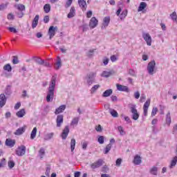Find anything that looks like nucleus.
Instances as JSON below:
<instances>
[{"label": "nucleus", "instance_id": "1", "mask_svg": "<svg viewBox=\"0 0 177 177\" xmlns=\"http://www.w3.org/2000/svg\"><path fill=\"white\" fill-rule=\"evenodd\" d=\"M55 88H56V76H53L51 78L50 84L48 87V91L46 97L48 103L53 102V97H55Z\"/></svg>", "mask_w": 177, "mask_h": 177}, {"label": "nucleus", "instance_id": "2", "mask_svg": "<svg viewBox=\"0 0 177 177\" xmlns=\"http://www.w3.org/2000/svg\"><path fill=\"white\" fill-rule=\"evenodd\" d=\"M95 77H96V72H90L86 75L85 80L88 86H91V85H92V84L95 82Z\"/></svg>", "mask_w": 177, "mask_h": 177}, {"label": "nucleus", "instance_id": "3", "mask_svg": "<svg viewBox=\"0 0 177 177\" xmlns=\"http://www.w3.org/2000/svg\"><path fill=\"white\" fill-rule=\"evenodd\" d=\"M15 8H17L18 10L15 12V15H17L19 19H22V17L24 16V12H26V6L23 4H17L15 6Z\"/></svg>", "mask_w": 177, "mask_h": 177}, {"label": "nucleus", "instance_id": "4", "mask_svg": "<svg viewBox=\"0 0 177 177\" xmlns=\"http://www.w3.org/2000/svg\"><path fill=\"white\" fill-rule=\"evenodd\" d=\"M154 68H156V61L152 60L149 62L147 65L148 74H149L150 75H153L156 73L154 71Z\"/></svg>", "mask_w": 177, "mask_h": 177}, {"label": "nucleus", "instance_id": "5", "mask_svg": "<svg viewBox=\"0 0 177 177\" xmlns=\"http://www.w3.org/2000/svg\"><path fill=\"white\" fill-rule=\"evenodd\" d=\"M131 113H132V119L135 121L139 119V113H138V109H136V105L132 104L131 106Z\"/></svg>", "mask_w": 177, "mask_h": 177}, {"label": "nucleus", "instance_id": "6", "mask_svg": "<svg viewBox=\"0 0 177 177\" xmlns=\"http://www.w3.org/2000/svg\"><path fill=\"white\" fill-rule=\"evenodd\" d=\"M34 60L37 64H39V66H44V67H50V64H49L48 62L41 59L40 57H34Z\"/></svg>", "mask_w": 177, "mask_h": 177}, {"label": "nucleus", "instance_id": "7", "mask_svg": "<svg viewBox=\"0 0 177 177\" xmlns=\"http://www.w3.org/2000/svg\"><path fill=\"white\" fill-rule=\"evenodd\" d=\"M26 146L21 145L17 148V149L15 150V153L19 157H23V156L26 154Z\"/></svg>", "mask_w": 177, "mask_h": 177}, {"label": "nucleus", "instance_id": "8", "mask_svg": "<svg viewBox=\"0 0 177 177\" xmlns=\"http://www.w3.org/2000/svg\"><path fill=\"white\" fill-rule=\"evenodd\" d=\"M56 31H57V26H50L48 32L49 39H52V38L56 35Z\"/></svg>", "mask_w": 177, "mask_h": 177}, {"label": "nucleus", "instance_id": "9", "mask_svg": "<svg viewBox=\"0 0 177 177\" xmlns=\"http://www.w3.org/2000/svg\"><path fill=\"white\" fill-rule=\"evenodd\" d=\"M103 165V160L99 159L96 162L90 165L91 169H96L97 168H100Z\"/></svg>", "mask_w": 177, "mask_h": 177}, {"label": "nucleus", "instance_id": "10", "mask_svg": "<svg viewBox=\"0 0 177 177\" xmlns=\"http://www.w3.org/2000/svg\"><path fill=\"white\" fill-rule=\"evenodd\" d=\"M68 133H70V128L68 126H66L64 129L62 131L61 133V138L63 140H66L67 139V136H68Z\"/></svg>", "mask_w": 177, "mask_h": 177}, {"label": "nucleus", "instance_id": "11", "mask_svg": "<svg viewBox=\"0 0 177 177\" xmlns=\"http://www.w3.org/2000/svg\"><path fill=\"white\" fill-rule=\"evenodd\" d=\"M142 38L145 39V42H147L148 46H151V36H150L149 33H143Z\"/></svg>", "mask_w": 177, "mask_h": 177}, {"label": "nucleus", "instance_id": "12", "mask_svg": "<svg viewBox=\"0 0 177 177\" xmlns=\"http://www.w3.org/2000/svg\"><path fill=\"white\" fill-rule=\"evenodd\" d=\"M99 23V21H97V19H96V17H93L89 22V27H91V28H95V27H96L97 26Z\"/></svg>", "mask_w": 177, "mask_h": 177}, {"label": "nucleus", "instance_id": "13", "mask_svg": "<svg viewBox=\"0 0 177 177\" xmlns=\"http://www.w3.org/2000/svg\"><path fill=\"white\" fill-rule=\"evenodd\" d=\"M64 115H58L57 116L56 122H57V128H60L63 124L64 121Z\"/></svg>", "mask_w": 177, "mask_h": 177}, {"label": "nucleus", "instance_id": "14", "mask_svg": "<svg viewBox=\"0 0 177 177\" xmlns=\"http://www.w3.org/2000/svg\"><path fill=\"white\" fill-rule=\"evenodd\" d=\"M116 87L118 91H119L120 92H129V88H128V86H122L121 84H116Z\"/></svg>", "mask_w": 177, "mask_h": 177}, {"label": "nucleus", "instance_id": "15", "mask_svg": "<svg viewBox=\"0 0 177 177\" xmlns=\"http://www.w3.org/2000/svg\"><path fill=\"white\" fill-rule=\"evenodd\" d=\"M109 24H110V17H105L103 19L102 26L101 27L102 30L109 27Z\"/></svg>", "mask_w": 177, "mask_h": 177}, {"label": "nucleus", "instance_id": "16", "mask_svg": "<svg viewBox=\"0 0 177 177\" xmlns=\"http://www.w3.org/2000/svg\"><path fill=\"white\" fill-rule=\"evenodd\" d=\"M150 106V99H148L143 106L144 110V115L145 117L147 116V111L149 110V107Z\"/></svg>", "mask_w": 177, "mask_h": 177}, {"label": "nucleus", "instance_id": "17", "mask_svg": "<svg viewBox=\"0 0 177 177\" xmlns=\"http://www.w3.org/2000/svg\"><path fill=\"white\" fill-rule=\"evenodd\" d=\"M6 100L7 98L5 94H0V107H3L6 104Z\"/></svg>", "mask_w": 177, "mask_h": 177}, {"label": "nucleus", "instance_id": "18", "mask_svg": "<svg viewBox=\"0 0 177 177\" xmlns=\"http://www.w3.org/2000/svg\"><path fill=\"white\" fill-rule=\"evenodd\" d=\"M15 145H16V140L10 138H7L6 140V146H8V147H13Z\"/></svg>", "mask_w": 177, "mask_h": 177}, {"label": "nucleus", "instance_id": "19", "mask_svg": "<svg viewBox=\"0 0 177 177\" xmlns=\"http://www.w3.org/2000/svg\"><path fill=\"white\" fill-rule=\"evenodd\" d=\"M66 105L63 104L59 106L58 108L55 109V114H60L61 113H63L64 110H66Z\"/></svg>", "mask_w": 177, "mask_h": 177}, {"label": "nucleus", "instance_id": "20", "mask_svg": "<svg viewBox=\"0 0 177 177\" xmlns=\"http://www.w3.org/2000/svg\"><path fill=\"white\" fill-rule=\"evenodd\" d=\"M26 132V127H21L16 130V131L14 133V135H16L17 136H20V135H23Z\"/></svg>", "mask_w": 177, "mask_h": 177}, {"label": "nucleus", "instance_id": "21", "mask_svg": "<svg viewBox=\"0 0 177 177\" xmlns=\"http://www.w3.org/2000/svg\"><path fill=\"white\" fill-rule=\"evenodd\" d=\"M39 20V15H37L32 22V28H35L38 26V21Z\"/></svg>", "mask_w": 177, "mask_h": 177}, {"label": "nucleus", "instance_id": "22", "mask_svg": "<svg viewBox=\"0 0 177 177\" xmlns=\"http://www.w3.org/2000/svg\"><path fill=\"white\" fill-rule=\"evenodd\" d=\"M111 95H113V89L109 88L102 93V97H109V96H111Z\"/></svg>", "mask_w": 177, "mask_h": 177}, {"label": "nucleus", "instance_id": "23", "mask_svg": "<svg viewBox=\"0 0 177 177\" xmlns=\"http://www.w3.org/2000/svg\"><path fill=\"white\" fill-rule=\"evenodd\" d=\"M133 162V164H135L136 165H139L140 164H142V158H140L139 155H136L134 157V160Z\"/></svg>", "mask_w": 177, "mask_h": 177}, {"label": "nucleus", "instance_id": "24", "mask_svg": "<svg viewBox=\"0 0 177 177\" xmlns=\"http://www.w3.org/2000/svg\"><path fill=\"white\" fill-rule=\"evenodd\" d=\"M75 16V8L71 7L69 13L67 15L68 19H71Z\"/></svg>", "mask_w": 177, "mask_h": 177}, {"label": "nucleus", "instance_id": "25", "mask_svg": "<svg viewBox=\"0 0 177 177\" xmlns=\"http://www.w3.org/2000/svg\"><path fill=\"white\" fill-rule=\"evenodd\" d=\"M113 71H104L101 74V77H104V78H109V77L113 75Z\"/></svg>", "mask_w": 177, "mask_h": 177}, {"label": "nucleus", "instance_id": "26", "mask_svg": "<svg viewBox=\"0 0 177 177\" xmlns=\"http://www.w3.org/2000/svg\"><path fill=\"white\" fill-rule=\"evenodd\" d=\"M147 7V3H146V2H141L138 7V12H142L145 10V9H146Z\"/></svg>", "mask_w": 177, "mask_h": 177}, {"label": "nucleus", "instance_id": "27", "mask_svg": "<svg viewBox=\"0 0 177 177\" xmlns=\"http://www.w3.org/2000/svg\"><path fill=\"white\" fill-rule=\"evenodd\" d=\"M78 4L81 9H86V1L85 0H78Z\"/></svg>", "mask_w": 177, "mask_h": 177}, {"label": "nucleus", "instance_id": "28", "mask_svg": "<svg viewBox=\"0 0 177 177\" xmlns=\"http://www.w3.org/2000/svg\"><path fill=\"white\" fill-rule=\"evenodd\" d=\"M16 115L19 117V118H21L26 115V110L24 109H21L19 111L17 112Z\"/></svg>", "mask_w": 177, "mask_h": 177}, {"label": "nucleus", "instance_id": "29", "mask_svg": "<svg viewBox=\"0 0 177 177\" xmlns=\"http://www.w3.org/2000/svg\"><path fill=\"white\" fill-rule=\"evenodd\" d=\"M109 113L114 118H117L118 117V113L117 111L113 109H109Z\"/></svg>", "mask_w": 177, "mask_h": 177}, {"label": "nucleus", "instance_id": "30", "mask_svg": "<svg viewBox=\"0 0 177 177\" xmlns=\"http://www.w3.org/2000/svg\"><path fill=\"white\" fill-rule=\"evenodd\" d=\"M176 162H177V156H175L174 158H173V159L171 161V164L169 165L170 169H171V168H174V167L176 165Z\"/></svg>", "mask_w": 177, "mask_h": 177}, {"label": "nucleus", "instance_id": "31", "mask_svg": "<svg viewBox=\"0 0 177 177\" xmlns=\"http://www.w3.org/2000/svg\"><path fill=\"white\" fill-rule=\"evenodd\" d=\"M45 149H44V147L40 148L39 151V156L40 157V159L42 160V158H44V157L45 156Z\"/></svg>", "mask_w": 177, "mask_h": 177}, {"label": "nucleus", "instance_id": "32", "mask_svg": "<svg viewBox=\"0 0 177 177\" xmlns=\"http://www.w3.org/2000/svg\"><path fill=\"white\" fill-rule=\"evenodd\" d=\"M54 136H55L54 133H48L45 135L44 140H50V139H52Z\"/></svg>", "mask_w": 177, "mask_h": 177}, {"label": "nucleus", "instance_id": "33", "mask_svg": "<svg viewBox=\"0 0 177 177\" xmlns=\"http://www.w3.org/2000/svg\"><path fill=\"white\" fill-rule=\"evenodd\" d=\"M4 71H8V73H10L12 71V66L10 64H7L3 66Z\"/></svg>", "mask_w": 177, "mask_h": 177}, {"label": "nucleus", "instance_id": "34", "mask_svg": "<svg viewBox=\"0 0 177 177\" xmlns=\"http://www.w3.org/2000/svg\"><path fill=\"white\" fill-rule=\"evenodd\" d=\"M171 113L168 112L166 115V124H167V125H171Z\"/></svg>", "mask_w": 177, "mask_h": 177}, {"label": "nucleus", "instance_id": "35", "mask_svg": "<svg viewBox=\"0 0 177 177\" xmlns=\"http://www.w3.org/2000/svg\"><path fill=\"white\" fill-rule=\"evenodd\" d=\"M75 139L72 138L71 140V151H74L75 149Z\"/></svg>", "mask_w": 177, "mask_h": 177}, {"label": "nucleus", "instance_id": "36", "mask_svg": "<svg viewBox=\"0 0 177 177\" xmlns=\"http://www.w3.org/2000/svg\"><path fill=\"white\" fill-rule=\"evenodd\" d=\"M111 144H108L104 150V154H108L109 151L111 150Z\"/></svg>", "mask_w": 177, "mask_h": 177}, {"label": "nucleus", "instance_id": "37", "mask_svg": "<svg viewBox=\"0 0 177 177\" xmlns=\"http://www.w3.org/2000/svg\"><path fill=\"white\" fill-rule=\"evenodd\" d=\"M35 136H37V127H35L31 133H30V139H35Z\"/></svg>", "mask_w": 177, "mask_h": 177}, {"label": "nucleus", "instance_id": "38", "mask_svg": "<svg viewBox=\"0 0 177 177\" xmlns=\"http://www.w3.org/2000/svg\"><path fill=\"white\" fill-rule=\"evenodd\" d=\"M5 93H6V95L10 96V95H12V86H8L6 88Z\"/></svg>", "mask_w": 177, "mask_h": 177}, {"label": "nucleus", "instance_id": "39", "mask_svg": "<svg viewBox=\"0 0 177 177\" xmlns=\"http://www.w3.org/2000/svg\"><path fill=\"white\" fill-rule=\"evenodd\" d=\"M44 10L45 13H49V12H50V4H45L44 6Z\"/></svg>", "mask_w": 177, "mask_h": 177}, {"label": "nucleus", "instance_id": "40", "mask_svg": "<svg viewBox=\"0 0 177 177\" xmlns=\"http://www.w3.org/2000/svg\"><path fill=\"white\" fill-rule=\"evenodd\" d=\"M157 171H158V169L157 168V167H153L151 169H150V174H151V175H157Z\"/></svg>", "mask_w": 177, "mask_h": 177}, {"label": "nucleus", "instance_id": "41", "mask_svg": "<svg viewBox=\"0 0 177 177\" xmlns=\"http://www.w3.org/2000/svg\"><path fill=\"white\" fill-rule=\"evenodd\" d=\"M12 64H19L20 63V61H19V57L17 55L12 56Z\"/></svg>", "mask_w": 177, "mask_h": 177}, {"label": "nucleus", "instance_id": "42", "mask_svg": "<svg viewBox=\"0 0 177 177\" xmlns=\"http://www.w3.org/2000/svg\"><path fill=\"white\" fill-rule=\"evenodd\" d=\"M99 88H100V84H96L94 85L91 90V93H95V92H96V91H97L99 89Z\"/></svg>", "mask_w": 177, "mask_h": 177}, {"label": "nucleus", "instance_id": "43", "mask_svg": "<svg viewBox=\"0 0 177 177\" xmlns=\"http://www.w3.org/2000/svg\"><path fill=\"white\" fill-rule=\"evenodd\" d=\"M97 142L100 145H103L104 143V136H97Z\"/></svg>", "mask_w": 177, "mask_h": 177}, {"label": "nucleus", "instance_id": "44", "mask_svg": "<svg viewBox=\"0 0 177 177\" xmlns=\"http://www.w3.org/2000/svg\"><path fill=\"white\" fill-rule=\"evenodd\" d=\"M127 15H128V10L122 11L120 15V18L121 19V20H122L125 19V17H127Z\"/></svg>", "mask_w": 177, "mask_h": 177}, {"label": "nucleus", "instance_id": "45", "mask_svg": "<svg viewBox=\"0 0 177 177\" xmlns=\"http://www.w3.org/2000/svg\"><path fill=\"white\" fill-rule=\"evenodd\" d=\"M170 17L172 19V20H174V21H176L177 23V15H176V12H172V14L170 15Z\"/></svg>", "mask_w": 177, "mask_h": 177}, {"label": "nucleus", "instance_id": "46", "mask_svg": "<svg viewBox=\"0 0 177 177\" xmlns=\"http://www.w3.org/2000/svg\"><path fill=\"white\" fill-rule=\"evenodd\" d=\"M58 61L57 62V67L55 68L56 70H59L62 67V59H60V57H57Z\"/></svg>", "mask_w": 177, "mask_h": 177}, {"label": "nucleus", "instance_id": "47", "mask_svg": "<svg viewBox=\"0 0 177 177\" xmlns=\"http://www.w3.org/2000/svg\"><path fill=\"white\" fill-rule=\"evenodd\" d=\"M78 121H80V118H75L71 122V125H78Z\"/></svg>", "mask_w": 177, "mask_h": 177}, {"label": "nucleus", "instance_id": "48", "mask_svg": "<svg viewBox=\"0 0 177 177\" xmlns=\"http://www.w3.org/2000/svg\"><path fill=\"white\" fill-rule=\"evenodd\" d=\"M129 74L131 77H136V72H135L133 69H131V68L129 69Z\"/></svg>", "mask_w": 177, "mask_h": 177}, {"label": "nucleus", "instance_id": "49", "mask_svg": "<svg viewBox=\"0 0 177 177\" xmlns=\"http://www.w3.org/2000/svg\"><path fill=\"white\" fill-rule=\"evenodd\" d=\"M8 4H9L8 3L1 4L0 5V10H5V9H6L8 8Z\"/></svg>", "mask_w": 177, "mask_h": 177}, {"label": "nucleus", "instance_id": "50", "mask_svg": "<svg viewBox=\"0 0 177 177\" xmlns=\"http://www.w3.org/2000/svg\"><path fill=\"white\" fill-rule=\"evenodd\" d=\"M82 28L83 32H85L88 31V30H89V26H88V24L82 25Z\"/></svg>", "mask_w": 177, "mask_h": 177}, {"label": "nucleus", "instance_id": "51", "mask_svg": "<svg viewBox=\"0 0 177 177\" xmlns=\"http://www.w3.org/2000/svg\"><path fill=\"white\" fill-rule=\"evenodd\" d=\"M15 165H16V164L15 163V162H13V160L8 161V167L10 169H12V168H13Z\"/></svg>", "mask_w": 177, "mask_h": 177}, {"label": "nucleus", "instance_id": "52", "mask_svg": "<svg viewBox=\"0 0 177 177\" xmlns=\"http://www.w3.org/2000/svg\"><path fill=\"white\" fill-rule=\"evenodd\" d=\"M50 174V165H48L46 169L45 175L49 176Z\"/></svg>", "mask_w": 177, "mask_h": 177}, {"label": "nucleus", "instance_id": "53", "mask_svg": "<svg viewBox=\"0 0 177 177\" xmlns=\"http://www.w3.org/2000/svg\"><path fill=\"white\" fill-rule=\"evenodd\" d=\"M102 172H103L104 174H107V172H109V167L106 165H104L102 169H101Z\"/></svg>", "mask_w": 177, "mask_h": 177}, {"label": "nucleus", "instance_id": "54", "mask_svg": "<svg viewBox=\"0 0 177 177\" xmlns=\"http://www.w3.org/2000/svg\"><path fill=\"white\" fill-rule=\"evenodd\" d=\"M71 3H73V0H68L66 2L65 8H70L71 6Z\"/></svg>", "mask_w": 177, "mask_h": 177}, {"label": "nucleus", "instance_id": "55", "mask_svg": "<svg viewBox=\"0 0 177 177\" xmlns=\"http://www.w3.org/2000/svg\"><path fill=\"white\" fill-rule=\"evenodd\" d=\"M157 111H158V109H157V107L153 108L152 112H151V116L154 117V115L157 114Z\"/></svg>", "mask_w": 177, "mask_h": 177}, {"label": "nucleus", "instance_id": "56", "mask_svg": "<svg viewBox=\"0 0 177 177\" xmlns=\"http://www.w3.org/2000/svg\"><path fill=\"white\" fill-rule=\"evenodd\" d=\"M5 164H6V159L2 158L0 162V168H2L3 167H4Z\"/></svg>", "mask_w": 177, "mask_h": 177}, {"label": "nucleus", "instance_id": "57", "mask_svg": "<svg viewBox=\"0 0 177 177\" xmlns=\"http://www.w3.org/2000/svg\"><path fill=\"white\" fill-rule=\"evenodd\" d=\"M122 162V159L118 158L116 160V167H121V163Z\"/></svg>", "mask_w": 177, "mask_h": 177}, {"label": "nucleus", "instance_id": "58", "mask_svg": "<svg viewBox=\"0 0 177 177\" xmlns=\"http://www.w3.org/2000/svg\"><path fill=\"white\" fill-rule=\"evenodd\" d=\"M82 147L83 150H86V147H88V142H82Z\"/></svg>", "mask_w": 177, "mask_h": 177}, {"label": "nucleus", "instance_id": "59", "mask_svg": "<svg viewBox=\"0 0 177 177\" xmlns=\"http://www.w3.org/2000/svg\"><path fill=\"white\" fill-rule=\"evenodd\" d=\"M118 60V58L115 55H111V61L114 63V62H117Z\"/></svg>", "mask_w": 177, "mask_h": 177}, {"label": "nucleus", "instance_id": "60", "mask_svg": "<svg viewBox=\"0 0 177 177\" xmlns=\"http://www.w3.org/2000/svg\"><path fill=\"white\" fill-rule=\"evenodd\" d=\"M8 29L9 30V31H10V32H14V34H16V32H17V30H16L13 27H9Z\"/></svg>", "mask_w": 177, "mask_h": 177}, {"label": "nucleus", "instance_id": "61", "mask_svg": "<svg viewBox=\"0 0 177 177\" xmlns=\"http://www.w3.org/2000/svg\"><path fill=\"white\" fill-rule=\"evenodd\" d=\"M7 17L8 20H15V15L12 13L8 14Z\"/></svg>", "mask_w": 177, "mask_h": 177}, {"label": "nucleus", "instance_id": "62", "mask_svg": "<svg viewBox=\"0 0 177 177\" xmlns=\"http://www.w3.org/2000/svg\"><path fill=\"white\" fill-rule=\"evenodd\" d=\"M95 130L97 131V132H102V131H103L102 125L99 124L97 127H96Z\"/></svg>", "mask_w": 177, "mask_h": 177}, {"label": "nucleus", "instance_id": "63", "mask_svg": "<svg viewBox=\"0 0 177 177\" xmlns=\"http://www.w3.org/2000/svg\"><path fill=\"white\" fill-rule=\"evenodd\" d=\"M145 100H146V95L145 94H142L140 97V102L141 103H143V102H145Z\"/></svg>", "mask_w": 177, "mask_h": 177}, {"label": "nucleus", "instance_id": "64", "mask_svg": "<svg viewBox=\"0 0 177 177\" xmlns=\"http://www.w3.org/2000/svg\"><path fill=\"white\" fill-rule=\"evenodd\" d=\"M44 21L46 24L49 23V16H48V15L44 16Z\"/></svg>", "mask_w": 177, "mask_h": 177}]
</instances>
